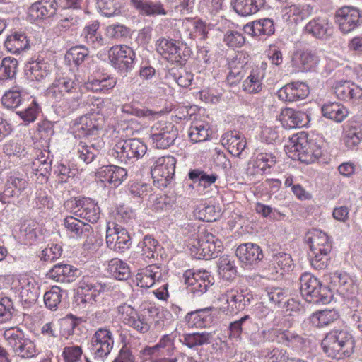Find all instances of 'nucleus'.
<instances>
[{
	"instance_id": "obj_42",
	"label": "nucleus",
	"mask_w": 362,
	"mask_h": 362,
	"mask_svg": "<svg viewBox=\"0 0 362 362\" xmlns=\"http://www.w3.org/2000/svg\"><path fill=\"white\" fill-rule=\"evenodd\" d=\"M282 121L286 122L288 128H300L306 127L310 122V117L305 112L286 108L281 113Z\"/></svg>"
},
{
	"instance_id": "obj_8",
	"label": "nucleus",
	"mask_w": 362,
	"mask_h": 362,
	"mask_svg": "<svg viewBox=\"0 0 362 362\" xmlns=\"http://www.w3.org/2000/svg\"><path fill=\"white\" fill-rule=\"evenodd\" d=\"M112 156L121 163H127L142 158L147 151L146 145L140 139H129L118 141L112 149Z\"/></svg>"
},
{
	"instance_id": "obj_37",
	"label": "nucleus",
	"mask_w": 362,
	"mask_h": 362,
	"mask_svg": "<svg viewBox=\"0 0 362 362\" xmlns=\"http://www.w3.org/2000/svg\"><path fill=\"white\" fill-rule=\"evenodd\" d=\"M25 72L30 80L40 81L50 74L51 66L44 59L37 58L25 65Z\"/></svg>"
},
{
	"instance_id": "obj_13",
	"label": "nucleus",
	"mask_w": 362,
	"mask_h": 362,
	"mask_svg": "<svg viewBox=\"0 0 362 362\" xmlns=\"http://www.w3.org/2000/svg\"><path fill=\"white\" fill-rule=\"evenodd\" d=\"M185 284L189 292L195 296H200L206 292L214 283V277L206 270H187L183 274Z\"/></svg>"
},
{
	"instance_id": "obj_22",
	"label": "nucleus",
	"mask_w": 362,
	"mask_h": 362,
	"mask_svg": "<svg viewBox=\"0 0 362 362\" xmlns=\"http://www.w3.org/2000/svg\"><path fill=\"white\" fill-rule=\"evenodd\" d=\"M96 177L102 182L117 187L127 179V171L125 168L115 165H104L98 170Z\"/></svg>"
},
{
	"instance_id": "obj_19",
	"label": "nucleus",
	"mask_w": 362,
	"mask_h": 362,
	"mask_svg": "<svg viewBox=\"0 0 362 362\" xmlns=\"http://www.w3.org/2000/svg\"><path fill=\"white\" fill-rule=\"evenodd\" d=\"M74 214L90 223H95L100 218V210L98 204L90 198L75 199L72 206Z\"/></svg>"
},
{
	"instance_id": "obj_38",
	"label": "nucleus",
	"mask_w": 362,
	"mask_h": 362,
	"mask_svg": "<svg viewBox=\"0 0 362 362\" xmlns=\"http://www.w3.org/2000/svg\"><path fill=\"white\" fill-rule=\"evenodd\" d=\"M20 295L28 303H33L40 296V286L33 277L22 276L19 279Z\"/></svg>"
},
{
	"instance_id": "obj_5",
	"label": "nucleus",
	"mask_w": 362,
	"mask_h": 362,
	"mask_svg": "<svg viewBox=\"0 0 362 362\" xmlns=\"http://www.w3.org/2000/svg\"><path fill=\"white\" fill-rule=\"evenodd\" d=\"M300 289L306 301L314 304H327L332 298L331 290L311 273L305 272L300 277Z\"/></svg>"
},
{
	"instance_id": "obj_29",
	"label": "nucleus",
	"mask_w": 362,
	"mask_h": 362,
	"mask_svg": "<svg viewBox=\"0 0 362 362\" xmlns=\"http://www.w3.org/2000/svg\"><path fill=\"white\" fill-rule=\"evenodd\" d=\"M103 125L99 119L95 115H83L76 120L74 125V130L76 136H88L95 135Z\"/></svg>"
},
{
	"instance_id": "obj_27",
	"label": "nucleus",
	"mask_w": 362,
	"mask_h": 362,
	"mask_svg": "<svg viewBox=\"0 0 362 362\" xmlns=\"http://www.w3.org/2000/svg\"><path fill=\"white\" fill-rule=\"evenodd\" d=\"M309 93L308 86L303 82L286 84L278 91V97L285 102H294L306 98Z\"/></svg>"
},
{
	"instance_id": "obj_50",
	"label": "nucleus",
	"mask_w": 362,
	"mask_h": 362,
	"mask_svg": "<svg viewBox=\"0 0 362 362\" xmlns=\"http://www.w3.org/2000/svg\"><path fill=\"white\" fill-rule=\"evenodd\" d=\"M6 49L13 54H19L29 46L27 37L23 33L15 32L8 36L4 42Z\"/></svg>"
},
{
	"instance_id": "obj_44",
	"label": "nucleus",
	"mask_w": 362,
	"mask_h": 362,
	"mask_svg": "<svg viewBox=\"0 0 362 362\" xmlns=\"http://www.w3.org/2000/svg\"><path fill=\"white\" fill-rule=\"evenodd\" d=\"M55 0H41L35 2L30 8V13L33 18H43L53 16L57 11Z\"/></svg>"
},
{
	"instance_id": "obj_43",
	"label": "nucleus",
	"mask_w": 362,
	"mask_h": 362,
	"mask_svg": "<svg viewBox=\"0 0 362 362\" xmlns=\"http://www.w3.org/2000/svg\"><path fill=\"white\" fill-rule=\"evenodd\" d=\"M279 344L296 349H303L307 343V339L293 330L281 329Z\"/></svg>"
},
{
	"instance_id": "obj_52",
	"label": "nucleus",
	"mask_w": 362,
	"mask_h": 362,
	"mask_svg": "<svg viewBox=\"0 0 362 362\" xmlns=\"http://www.w3.org/2000/svg\"><path fill=\"white\" fill-rule=\"evenodd\" d=\"M108 273L115 279L124 281L130 276L128 264L118 258H113L108 262Z\"/></svg>"
},
{
	"instance_id": "obj_40",
	"label": "nucleus",
	"mask_w": 362,
	"mask_h": 362,
	"mask_svg": "<svg viewBox=\"0 0 362 362\" xmlns=\"http://www.w3.org/2000/svg\"><path fill=\"white\" fill-rule=\"evenodd\" d=\"M330 283L333 287L342 294H353L356 291V286L351 278L342 272H335L329 275Z\"/></svg>"
},
{
	"instance_id": "obj_24",
	"label": "nucleus",
	"mask_w": 362,
	"mask_h": 362,
	"mask_svg": "<svg viewBox=\"0 0 362 362\" xmlns=\"http://www.w3.org/2000/svg\"><path fill=\"white\" fill-rule=\"evenodd\" d=\"M77 84L69 76H58L47 88L46 94L49 98H61L64 95L78 93Z\"/></svg>"
},
{
	"instance_id": "obj_54",
	"label": "nucleus",
	"mask_w": 362,
	"mask_h": 362,
	"mask_svg": "<svg viewBox=\"0 0 362 362\" xmlns=\"http://www.w3.org/2000/svg\"><path fill=\"white\" fill-rule=\"evenodd\" d=\"M262 296L267 298L271 304L279 307H284L288 301L287 292L280 287H267Z\"/></svg>"
},
{
	"instance_id": "obj_56",
	"label": "nucleus",
	"mask_w": 362,
	"mask_h": 362,
	"mask_svg": "<svg viewBox=\"0 0 362 362\" xmlns=\"http://www.w3.org/2000/svg\"><path fill=\"white\" fill-rule=\"evenodd\" d=\"M262 74L258 71L255 72L251 70L250 75L243 82V89L248 93H258L262 88Z\"/></svg>"
},
{
	"instance_id": "obj_20",
	"label": "nucleus",
	"mask_w": 362,
	"mask_h": 362,
	"mask_svg": "<svg viewBox=\"0 0 362 362\" xmlns=\"http://www.w3.org/2000/svg\"><path fill=\"white\" fill-rule=\"evenodd\" d=\"M250 60V55L244 52H238L229 60L230 71L227 76V81L229 83L235 84L242 80L245 75Z\"/></svg>"
},
{
	"instance_id": "obj_51",
	"label": "nucleus",
	"mask_w": 362,
	"mask_h": 362,
	"mask_svg": "<svg viewBox=\"0 0 362 362\" xmlns=\"http://www.w3.org/2000/svg\"><path fill=\"white\" fill-rule=\"evenodd\" d=\"M293 265V259L289 254L279 252L272 255L270 259V267L276 273L283 274L289 272Z\"/></svg>"
},
{
	"instance_id": "obj_45",
	"label": "nucleus",
	"mask_w": 362,
	"mask_h": 362,
	"mask_svg": "<svg viewBox=\"0 0 362 362\" xmlns=\"http://www.w3.org/2000/svg\"><path fill=\"white\" fill-rule=\"evenodd\" d=\"M102 145L97 144H88L84 141H79L75 148L78 158L84 163L88 164L93 162L100 153Z\"/></svg>"
},
{
	"instance_id": "obj_9",
	"label": "nucleus",
	"mask_w": 362,
	"mask_h": 362,
	"mask_svg": "<svg viewBox=\"0 0 362 362\" xmlns=\"http://www.w3.org/2000/svg\"><path fill=\"white\" fill-rule=\"evenodd\" d=\"M112 331L107 327L98 329L90 339V351L95 359L104 361L114 346Z\"/></svg>"
},
{
	"instance_id": "obj_1",
	"label": "nucleus",
	"mask_w": 362,
	"mask_h": 362,
	"mask_svg": "<svg viewBox=\"0 0 362 362\" xmlns=\"http://www.w3.org/2000/svg\"><path fill=\"white\" fill-rule=\"evenodd\" d=\"M305 242L310 247L308 257L311 266L320 270L326 268L332 247L328 235L325 232L313 229L306 234Z\"/></svg>"
},
{
	"instance_id": "obj_10",
	"label": "nucleus",
	"mask_w": 362,
	"mask_h": 362,
	"mask_svg": "<svg viewBox=\"0 0 362 362\" xmlns=\"http://www.w3.org/2000/svg\"><path fill=\"white\" fill-rule=\"evenodd\" d=\"M111 65L121 74H127L134 66L136 54L133 49L125 45H115L108 51Z\"/></svg>"
},
{
	"instance_id": "obj_30",
	"label": "nucleus",
	"mask_w": 362,
	"mask_h": 362,
	"mask_svg": "<svg viewBox=\"0 0 362 362\" xmlns=\"http://www.w3.org/2000/svg\"><path fill=\"white\" fill-rule=\"evenodd\" d=\"M129 5L136 12L144 16H165L167 11L160 1L152 0H129Z\"/></svg>"
},
{
	"instance_id": "obj_6",
	"label": "nucleus",
	"mask_w": 362,
	"mask_h": 362,
	"mask_svg": "<svg viewBox=\"0 0 362 362\" xmlns=\"http://www.w3.org/2000/svg\"><path fill=\"white\" fill-rule=\"evenodd\" d=\"M4 337L13 353L23 359H30L37 354L35 342L18 327H11L4 332Z\"/></svg>"
},
{
	"instance_id": "obj_12",
	"label": "nucleus",
	"mask_w": 362,
	"mask_h": 362,
	"mask_svg": "<svg viewBox=\"0 0 362 362\" xmlns=\"http://www.w3.org/2000/svg\"><path fill=\"white\" fill-rule=\"evenodd\" d=\"M159 247L160 245L157 240L151 235L144 236L138 244V251L130 255V262L137 267H142L147 263L152 262L158 255Z\"/></svg>"
},
{
	"instance_id": "obj_49",
	"label": "nucleus",
	"mask_w": 362,
	"mask_h": 362,
	"mask_svg": "<svg viewBox=\"0 0 362 362\" xmlns=\"http://www.w3.org/2000/svg\"><path fill=\"white\" fill-rule=\"evenodd\" d=\"M98 22L93 21L84 27L81 35L88 45L94 49L99 48L103 45V38L98 32Z\"/></svg>"
},
{
	"instance_id": "obj_21",
	"label": "nucleus",
	"mask_w": 362,
	"mask_h": 362,
	"mask_svg": "<svg viewBox=\"0 0 362 362\" xmlns=\"http://www.w3.org/2000/svg\"><path fill=\"white\" fill-rule=\"evenodd\" d=\"M320 61V57L316 52L309 49H299L293 55L292 65L298 71H315Z\"/></svg>"
},
{
	"instance_id": "obj_64",
	"label": "nucleus",
	"mask_w": 362,
	"mask_h": 362,
	"mask_svg": "<svg viewBox=\"0 0 362 362\" xmlns=\"http://www.w3.org/2000/svg\"><path fill=\"white\" fill-rule=\"evenodd\" d=\"M82 355V347L73 344L66 346L62 353V356L64 362H78Z\"/></svg>"
},
{
	"instance_id": "obj_55",
	"label": "nucleus",
	"mask_w": 362,
	"mask_h": 362,
	"mask_svg": "<svg viewBox=\"0 0 362 362\" xmlns=\"http://www.w3.org/2000/svg\"><path fill=\"white\" fill-rule=\"evenodd\" d=\"M322 112L324 117L341 122L347 116V110L337 103L325 104L322 107Z\"/></svg>"
},
{
	"instance_id": "obj_31",
	"label": "nucleus",
	"mask_w": 362,
	"mask_h": 362,
	"mask_svg": "<svg viewBox=\"0 0 362 362\" xmlns=\"http://www.w3.org/2000/svg\"><path fill=\"white\" fill-rule=\"evenodd\" d=\"M80 274L78 269L66 264H57L47 273L49 279L62 283L73 282Z\"/></svg>"
},
{
	"instance_id": "obj_48",
	"label": "nucleus",
	"mask_w": 362,
	"mask_h": 362,
	"mask_svg": "<svg viewBox=\"0 0 362 362\" xmlns=\"http://www.w3.org/2000/svg\"><path fill=\"white\" fill-rule=\"evenodd\" d=\"M339 317L335 310H318L310 316L309 321L313 326L320 328L334 322Z\"/></svg>"
},
{
	"instance_id": "obj_62",
	"label": "nucleus",
	"mask_w": 362,
	"mask_h": 362,
	"mask_svg": "<svg viewBox=\"0 0 362 362\" xmlns=\"http://www.w3.org/2000/svg\"><path fill=\"white\" fill-rule=\"evenodd\" d=\"M18 62L13 57H5L0 64V80L13 78L17 71Z\"/></svg>"
},
{
	"instance_id": "obj_36",
	"label": "nucleus",
	"mask_w": 362,
	"mask_h": 362,
	"mask_svg": "<svg viewBox=\"0 0 362 362\" xmlns=\"http://www.w3.org/2000/svg\"><path fill=\"white\" fill-rule=\"evenodd\" d=\"M305 30L316 38L326 39L332 35V26L328 18L317 17L306 24Z\"/></svg>"
},
{
	"instance_id": "obj_3",
	"label": "nucleus",
	"mask_w": 362,
	"mask_h": 362,
	"mask_svg": "<svg viewBox=\"0 0 362 362\" xmlns=\"http://www.w3.org/2000/svg\"><path fill=\"white\" fill-rule=\"evenodd\" d=\"M314 141L308 140L307 134L304 133L293 135L285 145L286 152L293 160H298L302 163H311L322 156V150L312 148Z\"/></svg>"
},
{
	"instance_id": "obj_35",
	"label": "nucleus",
	"mask_w": 362,
	"mask_h": 362,
	"mask_svg": "<svg viewBox=\"0 0 362 362\" xmlns=\"http://www.w3.org/2000/svg\"><path fill=\"white\" fill-rule=\"evenodd\" d=\"M223 146L233 156L239 157L246 147V141L242 134L237 131H228L221 136Z\"/></svg>"
},
{
	"instance_id": "obj_53",
	"label": "nucleus",
	"mask_w": 362,
	"mask_h": 362,
	"mask_svg": "<svg viewBox=\"0 0 362 362\" xmlns=\"http://www.w3.org/2000/svg\"><path fill=\"white\" fill-rule=\"evenodd\" d=\"M209 124L204 122H194L188 129L189 139L194 143L202 142L209 138Z\"/></svg>"
},
{
	"instance_id": "obj_46",
	"label": "nucleus",
	"mask_w": 362,
	"mask_h": 362,
	"mask_svg": "<svg viewBox=\"0 0 362 362\" xmlns=\"http://www.w3.org/2000/svg\"><path fill=\"white\" fill-rule=\"evenodd\" d=\"M117 84V79L113 76H104L98 79H91L86 83L87 90L106 94L108 93Z\"/></svg>"
},
{
	"instance_id": "obj_17",
	"label": "nucleus",
	"mask_w": 362,
	"mask_h": 362,
	"mask_svg": "<svg viewBox=\"0 0 362 362\" xmlns=\"http://www.w3.org/2000/svg\"><path fill=\"white\" fill-rule=\"evenodd\" d=\"M335 22L343 33H349L362 24V11L352 6H343L335 13Z\"/></svg>"
},
{
	"instance_id": "obj_58",
	"label": "nucleus",
	"mask_w": 362,
	"mask_h": 362,
	"mask_svg": "<svg viewBox=\"0 0 362 362\" xmlns=\"http://www.w3.org/2000/svg\"><path fill=\"white\" fill-rule=\"evenodd\" d=\"M189 177L194 182H198L200 186L206 188L215 183L218 176L215 173L208 174L200 169H194L189 171Z\"/></svg>"
},
{
	"instance_id": "obj_25",
	"label": "nucleus",
	"mask_w": 362,
	"mask_h": 362,
	"mask_svg": "<svg viewBox=\"0 0 362 362\" xmlns=\"http://www.w3.org/2000/svg\"><path fill=\"white\" fill-rule=\"evenodd\" d=\"M64 226L70 236L77 240H86L93 233V227L90 224L72 216L64 219Z\"/></svg>"
},
{
	"instance_id": "obj_18",
	"label": "nucleus",
	"mask_w": 362,
	"mask_h": 362,
	"mask_svg": "<svg viewBox=\"0 0 362 362\" xmlns=\"http://www.w3.org/2000/svg\"><path fill=\"white\" fill-rule=\"evenodd\" d=\"M107 224L106 230V243L107 247L117 252H124L132 245L131 238L128 231L121 226L112 223Z\"/></svg>"
},
{
	"instance_id": "obj_11",
	"label": "nucleus",
	"mask_w": 362,
	"mask_h": 362,
	"mask_svg": "<svg viewBox=\"0 0 362 362\" xmlns=\"http://www.w3.org/2000/svg\"><path fill=\"white\" fill-rule=\"evenodd\" d=\"M178 132L172 122L160 121L151 129V138L153 146L160 149H166L174 144Z\"/></svg>"
},
{
	"instance_id": "obj_41",
	"label": "nucleus",
	"mask_w": 362,
	"mask_h": 362,
	"mask_svg": "<svg viewBox=\"0 0 362 362\" xmlns=\"http://www.w3.org/2000/svg\"><path fill=\"white\" fill-rule=\"evenodd\" d=\"M245 33L251 36L270 35L274 33V21L263 18L247 23L243 27Z\"/></svg>"
},
{
	"instance_id": "obj_16",
	"label": "nucleus",
	"mask_w": 362,
	"mask_h": 362,
	"mask_svg": "<svg viewBox=\"0 0 362 362\" xmlns=\"http://www.w3.org/2000/svg\"><path fill=\"white\" fill-rule=\"evenodd\" d=\"M176 159L172 156L158 158L151 167V175L154 182L166 187L175 175Z\"/></svg>"
},
{
	"instance_id": "obj_28",
	"label": "nucleus",
	"mask_w": 362,
	"mask_h": 362,
	"mask_svg": "<svg viewBox=\"0 0 362 362\" xmlns=\"http://www.w3.org/2000/svg\"><path fill=\"white\" fill-rule=\"evenodd\" d=\"M235 255L241 262L248 266L257 264L263 257L260 247L252 243L239 245Z\"/></svg>"
},
{
	"instance_id": "obj_14",
	"label": "nucleus",
	"mask_w": 362,
	"mask_h": 362,
	"mask_svg": "<svg viewBox=\"0 0 362 362\" xmlns=\"http://www.w3.org/2000/svg\"><path fill=\"white\" fill-rule=\"evenodd\" d=\"M117 312L122 322L141 334L147 333L151 327L148 319L142 313L127 303L117 307Z\"/></svg>"
},
{
	"instance_id": "obj_61",
	"label": "nucleus",
	"mask_w": 362,
	"mask_h": 362,
	"mask_svg": "<svg viewBox=\"0 0 362 362\" xmlns=\"http://www.w3.org/2000/svg\"><path fill=\"white\" fill-rule=\"evenodd\" d=\"M99 11L106 17L118 16L121 13L120 4L115 0H96Z\"/></svg>"
},
{
	"instance_id": "obj_7",
	"label": "nucleus",
	"mask_w": 362,
	"mask_h": 362,
	"mask_svg": "<svg viewBox=\"0 0 362 362\" xmlns=\"http://www.w3.org/2000/svg\"><path fill=\"white\" fill-rule=\"evenodd\" d=\"M156 49L168 62L180 64H185L192 53L190 48L186 44L165 37L157 40Z\"/></svg>"
},
{
	"instance_id": "obj_26",
	"label": "nucleus",
	"mask_w": 362,
	"mask_h": 362,
	"mask_svg": "<svg viewBox=\"0 0 362 362\" xmlns=\"http://www.w3.org/2000/svg\"><path fill=\"white\" fill-rule=\"evenodd\" d=\"M215 313L213 307H208L187 313L185 320L190 328L206 327L213 323Z\"/></svg>"
},
{
	"instance_id": "obj_32",
	"label": "nucleus",
	"mask_w": 362,
	"mask_h": 362,
	"mask_svg": "<svg viewBox=\"0 0 362 362\" xmlns=\"http://www.w3.org/2000/svg\"><path fill=\"white\" fill-rule=\"evenodd\" d=\"M54 100L55 112L62 117H66L76 110L80 105V93L66 95L61 98H50Z\"/></svg>"
},
{
	"instance_id": "obj_34",
	"label": "nucleus",
	"mask_w": 362,
	"mask_h": 362,
	"mask_svg": "<svg viewBox=\"0 0 362 362\" xmlns=\"http://www.w3.org/2000/svg\"><path fill=\"white\" fill-rule=\"evenodd\" d=\"M28 181L16 175H11L8 177L5 189L0 195V201L3 203L10 202V199L18 197L27 187Z\"/></svg>"
},
{
	"instance_id": "obj_60",
	"label": "nucleus",
	"mask_w": 362,
	"mask_h": 362,
	"mask_svg": "<svg viewBox=\"0 0 362 362\" xmlns=\"http://www.w3.org/2000/svg\"><path fill=\"white\" fill-rule=\"evenodd\" d=\"M218 274L220 276L226 280H233L237 273L236 267L234 261L228 257H221L218 261Z\"/></svg>"
},
{
	"instance_id": "obj_47",
	"label": "nucleus",
	"mask_w": 362,
	"mask_h": 362,
	"mask_svg": "<svg viewBox=\"0 0 362 362\" xmlns=\"http://www.w3.org/2000/svg\"><path fill=\"white\" fill-rule=\"evenodd\" d=\"M213 336L212 332H206L184 334L180 339V341L187 347L192 349L195 346L211 343Z\"/></svg>"
},
{
	"instance_id": "obj_23",
	"label": "nucleus",
	"mask_w": 362,
	"mask_h": 362,
	"mask_svg": "<svg viewBox=\"0 0 362 362\" xmlns=\"http://www.w3.org/2000/svg\"><path fill=\"white\" fill-rule=\"evenodd\" d=\"M313 8L308 4L286 3L281 8V14L284 21L291 23H297L309 17Z\"/></svg>"
},
{
	"instance_id": "obj_33",
	"label": "nucleus",
	"mask_w": 362,
	"mask_h": 362,
	"mask_svg": "<svg viewBox=\"0 0 362 362\" xmlns=\"http://www.w3.org/2000/svg\"><path fill=\"white\" fill-rule=\"evenodd\" d=\"M162 277L160 268L156 264H151L139 269L136 275V284L141 288H151Z\"/></svg>"
},
{
	"instance_id": "obj_2",
	"label": "nucleus",
	"mask_w": 362,
	"mask_h": 362,
	"mask_svg": "<svg viewBox=\"0 0 362 362\" xmlns=\"http://www.w3.org/2000/svg\"><path fill=\"white\" fill-rule=\"evenodd\" d=\"M321 346L329 357L341 359L349 357L354 352L355 341L348 331L334 329L327 334Z\"/></svg>"
},
{
	"instance_id": "obj_4",
	"label": "nucleus",
	"mask_w": 362,
	"mask_h": 362,
	"mask_svg": "<svg viewBox=\"0 0 362 362\" xmlns=\"http://www.w3.org/2000/svg\"><path fill=\"white\" fill-rule=\"evenodd\" d=\"M223 249L222 241L206 230L202 231L197 238L192 239L189 243L192 256L198 259L216 258Z\"/></svg>"
},
{
	"instance_id": "obj_63",
	"label": "nucleus",
	"mask_w": 362,
	"mask_h": 362,
	"mask_svg": "<svg viewBox=\"0 0 362 362\" xmlns=\"http://www.w3.org/2000/svg\"><path fill=\"white\" fill-rule=\"evenodd\" d=\"M169 77L176 81L179 86L187 88L192 84L194 75L182 69L172 68L169 71Z\"/></svg>"
},
{
	"instance_id": "obj_39",
	"label": "nucleus",
	"mask_w": 362,
	"mask_h": 362,
	"mask_svg": "<svg viewBox=\"0 0 362 362\" xmlns=\"http://www.w3.org/2000/svg\"><path fill=\"white\" fill-rule=\"evenodd\" d=\"M265 0H231L230 5L240 16L253 15L264 8Z\"/></svg>"
},
{
	"instance_id": "obj_15",
	"label": "nucleus",
	"mask_w": 362,
	"mask_h": 362,
	"mask_svg": "<svg viewBox=\"0 0 362 362\" xmlns=\"http://www.w3.org/2000/svg\"><path fill=\"white\" fill-rule=\"evenodd\" d=\"M250 299L251 296L248 293L231 289L221 293L217 301L220 303V309L223 312L238 313L250 304Z\"/></svg>"
},
{
	"instance_id": "obj_59",
	"label": "nucleus",
	"mask_w": 362,
	"mask_h": 362,
	"mask_svg": "<svg viewBox=\"0 0 362 362\" xmlns=\"http://www.w3.org/2000/svg\"><path fill=\"white\" fill-rule=\"evenodd\" d=\"M276 157L272 153H259L253 163V167L257 169V173H267L269 170L275 165Z\"/></svg>"
},
{
	"instance_id": "obj_57",
	"label": "nucleus",
	"mask_w": 362,
	"mask_h": 362,
	"mask_svg": "<svg viewBox=\"0 0 362 362\" xmlns=\"http://www.w3.org/2000/svg\"><path fill=\"white\" fill-rule=\"evenodd\" d=\"M362 141V128L360 126L351 125L345 131L344 141L348 148L354 149Z\"/></svg>"
}]
</instances>
